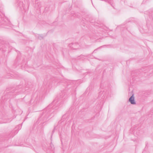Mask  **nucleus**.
<instances>
[{
    "mask_svg": "<svg viewBox=\"0 0 153 153\" xmlns=\"http://www.w3.org/2000/svg\"><path fill=\"white\" fill-rule=\"evenodd\" d=\"M129 101L131 104H135V102L134 101V95L132 96L129 98Z\"/></svg>",
    "mask_w": 153,
    "mask_h": 153,
    "instance_id": "f257e3e1",
    "label": "nucleus"
}]
</instances>
